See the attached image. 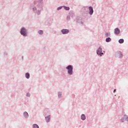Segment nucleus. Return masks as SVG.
<instances>
[{
  "mask_svg": "<svg viewBox=\"0 0 128 128\" xmlns=\"http://www.w3.org/2000/svg\"><path fill=\"white\" fill-rule=\"evenodd\" d=\"M89 10H90V14L92 15V14H94V9L92 8V7L90 6Z\"/></svg>",
  "mask_w": 128,
  "mask_h": 128,
  "instance_id": "obj_6",
  "label": "nucleus"
},
{
  "mask_svg": "<svg viewBox=\"0 0 128 128\" xmlns=\"http://www.w3.org/2000/svg\"><path fill=\"white\" fill-rule=\"evenodd\" d=\"M116 56L118 58H121V56H122V52H118L116 54Z\"/></svg>",
  "mask_w": 128,
  "mask_h": 128,
  "instance_id": "obj_5",
  "label": "nucleus"
},
{
  "mask_svg": "<svg viewBox=\"0 0 128 128\" xmlns=\"http://www.w3.org/2000/svg\"><path fill=\"white\" fill-rule=\"evenodd\" d=\"M112 40V39L110 38H108L106 39V42H110Z\"/></svg>",
  "mask_w": 128,
  "mask_h": 128,
  "instance_id": "obj_10",
  "label": "nucleus"
},
{
  "mask_svg": "<svg viewBox=\"0 0 128 128\" xmlns=\"http://www.w3.org/2000/svg\"><path fill=\"white\" fill-rule=\"evenodd\" d=\"M124 42V39H120L118 40V42H120V44H123Z\"/></svg>",
  "mask_w": 128,
  "mask_h": 128,
  "instance_id": "obj_12",
  "label": "nucleus"
},
{
  "mask_svg": "<svg viewBox=\"0 0 128 128\" xmlns=\"http://www.w3.org/2000/svg\"><path fill=\"white\" fill-rule=\"evenodd\" d=\"M69 18H69V17H68V18H67V19H68V20Z\"/></svg>",
  "mask_w": 128,
  "mask_h": 128,
  "instance_id": "obj_20",
  "label": "nucleus"
},
{
  "mask_svg": "<svg viewBox=\"0 0 128 128\" xmlns=\"http://www.w3.org/2000/svg\"><path fill=\"white\" fill-rule=\"evenodd\" d=\"M81 119L82 120H86V115L82 114L81 116Z\"/></svg>",
  "mask_w": 128,
  "mask_h": 128,
  "instance_id": "obj_9",
  "label": "nucleus"
},
{
  "mask_svg": "<svg viewBox=\"0 0 128 128\" xmlns=\"http://www.w3.org/2000/svg\"><path fill=\"white\" fill-rule=\"evenodd\" d=\"M62 32L63 34H68V32H70V31L68 30L64 29L62 30Z\"/></svg>",
  "mask_w": 128,
  "mask_h": 128,
  "instance_id": "obj_4",
  "label": "nucleus"
},
{
  "mask_svg": "<svg viewBox=\"0 0 128 128\" xmlns=\"http://www.w3.org/2000/svg\"><path fill=\"white\" fill-rule=\"evenodd\" d=\"M60 96H61V94H58V96H59V98Z\"/></svg>",
  "mask_w": 128,
  "mask_h": 128,
  "instance_id": "obj_19",
  "label": "nucleus"
},
{
  "mask_svg": "<svg viewBox=\"0 0 128 128\" xmlns=\"http://www.w3.org/2000/svg\"><path fill=\"white\" fill-rule=\"evenodd\" d=\"M38 34H44V32L42 30H39Z\"/></svg>",
  "mask_w": 128,
  "mask_h": 128,
  "instance_id": "obj_16",
  "label": "nucleus"
},
{
  "mask_svg": "<svg viewBox=\"0 0 128 128\" xmlns=\"http://www.w3.org/2000/svg\"><path fill=\"white\" fill-rule=\"evenodd\" d=\"M26 78H30V74L26 73Z\"/></svg>",
  "mask_w": 128,
  "mask_h": 128,
  "instance_id": "obj_13",
  "label": "nucleus"
},
{
  "mask_svg": "<svg viewBox=\"0 0 128 128\" xmlns=\"http://www.w3.org/2000/svg\"><path fill=\"white\" fill-rule=\"evenodd\" d=\"M20 34L24 36H26V30L24 28L21 29Z\"/></svg>",
  "mask_w": 128,
  "mask_h": 128,
  "instance_id": "obj_2",
  "label": "nucleus"
},
{
  "mask_svg": "<svg viewBox=\"0 0 128 128\" xmlns=\"http://www.w3.org/2000/svg\"><path fill=\"white\" fill-rule=\"evenodd\" d=\"M24 116H25V118H28V114L26 112H24Z\"/></svg>",
  "mask_w": 128,
  "mask_h": 128,
  "instance_id": "obj_11",
  "label": "nucleus"
},
{
  "mask_svg": "<svg viewBox=\"0 0 128 128\" xmlns=\"http://www.w3.org/2000/svg\"><path fill=\"white\" fill-rule=\"evenodd\" d=\"M97 54L100 56H101L102 54H104L102 52V48H98V49L97 50Z\"/></svg>",
  "mask_w": 128,
  "mask_h": 128,
  "instance_id": "obj_3",
  "label": "nucleus"
},
{
  "mask_svg": "<svg viewBox=\"0 0 128 128\" xmlns=\"http://www.w3.org/2000/svg\"><path fill=\"white\" fill-rule=\"evenodd\" d=\"M60 8H58V10H60Z\"/></svg>",
  "mask_w": 128,
  "mask_h": 128,
  "instance_id": "obj_18",
  "label": "nucleus"
},
{
  "mask_svg": "<svg viewBox=\"0 0 128 128\" xmlns=\"http://www.w3.org/2000/svg\"><path fill=\"white\" fill-rule=\"evenodd\" d=\"M33 128H38V124H34L33 125Z\"/></svg>",
  "mask_w": 128,
  "mask_h": 128,
  "instance_id": "obj_15",
  "label": "nucleus"
},
{
  "mask_svg": "<svg viewBox=\"0 0 128 128\" xmlns=\"http://www.w3.org/2000/svg\"><path fill=\"white\" fill-rule=\"evenodd\" d=\"M120 29H118V28H116L114 30V34H120Z\"/></svg>",
  "mask_w": 128,
  "mask_h": 128,
  "instance_id": "obj_7",
  "label": "nucleus"
},
{
  "mask_svg": "<svg viewBox=\"0 0 128 128\" xmlns=\"http://www.w3.org/2000/svg\"><path fill=\"white\" fill-rule=\"evenodd\" d=\"M64 10H70V8L69 7H66V6H64Z\"/></svg>",
  "mask_w": 128,
  "mask_h": 128,
  "instance_id": "obj_14",
  "label": "nucleus"
},
{
  "mask_svg": "<svg viewBox=\"0 0 128 128\" xmlns=\"http://www.w3.org/2000/svg\"><path fill=\"white\" fill-rule=\"evenodd\" d=\"M108 33H107V34H106V36H108Z\"/></svg>",
  "mask_w": 128,
  "mask_h": 128,
  "instance_id": "obj_21",
  "label": "nucleus"
},
{
  "mask_svg": "<svg viewBox=\"0 0 128 128\" xmlns=\"http://www.w3.org/2000/svg\"><path fill=\"white\" fill-rule=\"evenodd\" d=\"M66 69L68 70V74H72V66L69 65L66 67Z\"/></svg>",
  "mask_w": 128,
  "mask_h": 128,
  "instance_id": "obj_1",
  "label": "nucleus"
},
{
  "mask_svg": "<svg viewBox=\"0 0 128 128\" xmlns=\"http://www.w3.org/2000/svg\"><path fill=\"white\" fill-rule=\"evenodd\" d=\"M46 120L47 122H48L50 120V116H48L47 117H46Z\"/></svg>",
  "mask_w": 128,
  "mask_h": 128,
  "instance_id": "obj_8",
  "label": "nucleus"
},
{
  "mask_svg": "<svg viewBox=\"0 0 128 128\" xmlns=\"http://www.w3.org/2000/svg\"><path fill=\"white\" fill-rule=\"evenodd\" d=\"M26 96H30V93H27Z\"/></svg>",
  "mask_w": 128,
  "mask_h": 128,
  "instance_id": "obj_17",
  "label": "nucleus"
},
{
  "mask_svg": "<svg viewBox=\"0 0 128 128\" xmlns=\"http://www.w3.org/2000/svg\"><path fill=\"white\" fill-rule=\"evenodd\" d=\"M116 92V90H114V92Z\"/></svg>",
  "mask_w": 128,
  "mask_h": 128,
  "instance_id": "obj_22",
  "label": "nucleus"
}]
</instances>
